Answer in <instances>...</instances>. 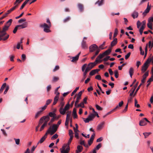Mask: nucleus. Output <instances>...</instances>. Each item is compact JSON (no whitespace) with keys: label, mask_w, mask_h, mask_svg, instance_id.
Wrapping results in <instances>:
<instances>
[{"label":"nucleus","mask_w":153,"mask_h":153,"mask_svg":"<svg viewBox=\"0 0 153 153\" xmlns=\"http://www.w3.org/2000/svg\"><path fill=\"white\" fill-rule=\"evenodd\" d=\"M55 126V125H54L52 127L50 126V127L47 132L45 134L44 136L41 139L38 144L39 143H42L47 137L48 134H50L51 135H52L56 132L57 127H56Z\"/></svg>","instance_id":"obj_1"},{"label":"nucleus","mask_w":153,"mask_h":153,"mask_svg":"<svg viewBox=\"0 0 153 153\" xmlns=\"http://www.w3.org/2000/svg\"><path fill=\"white\" fill-rule=\"evenodd\" d=\"M65 105V102L63 101H61L60 103V107L59 109V111L60 114L62 115H64L66 111L68 110L70 108V105L69 103L66 104L63 108Z\"/></svg>","instance_id":"obj_2"},{"label":"nucleus","mask_w":153,"mask_h":153,"mask_svg":"<svg viewBox=\"0 0 153 153\" xmlns=\"http://www.w3.org/2000/svg\"><path fill=\"white\" fill-rule=\"evenodd\" d=\"M46 22L48 23V25L44 23L40 25L39 26L41 27L44 28V31L45 32L48 33L51 31L49 29L51 27V24L49 19H47Z\"/></svg>","instance_id":"obj_3"},{"label":"nucleus","mask_w":153,"mask_h":153,"mask_svg":"<svg viewBox=\"0 0 153 153\" xmlns=\"http://www.w3.org/2000/svg\"><path fill=\"white\" fill-rule=\"evenodd\" d=\"M71 143L68 142L67 145L64 144L62 147L61 153H68L70 151L69 145Z\"/></svg>","instance_id":"obj_4"},{"label":"nucleus","mask_w":153,"mask_h":153,"mask_svg":"<svg viewBox=\"0 0 153 153\" xmlns=\"http://www.w3.org/2000/svg\"><path fill=\"white\" fill-rule=\"evenodd\" d=\"M99 60L96 59L95 61L94 62H91L88 64V66L86 68L88 71H89L92 69L94 66H95L97 63L98 62Z\"/></svg>","instance_id":"obj_5"},{"label":"nucleus","mask_w":153,"mask_h":153,"mask_svg":"<svg viewBox=\"0 0 153 153\" xmlns=\"http://www.w3.org/2000/svg\"><path fill=\"white\" fill-rule=\"evenodd\" d=\"M8 28L9 27L5 25L3 27L2 30H1V28L0 27V33L4 36L8 35L6 32L8 30Z\"/></svg>","instance_id":"obj_6"},{"label":"nucleus","mask_w":153,"mask_h":153,"mask_svg":"<svg viewBox=\"0 0 153 153\" xmlns=\"http://www.w3.org/2000/svg\"><path fill=\"white\" fill-rule=\"evenodd\" d=\"M146 122L149 123H150L146 118H144L140 121L139 125L140 126H144L147 124V123Z\"/></svg>","instance_id":"obj_7"},{"label":"nucleus","mask_w":153,"mask_h":153,"mask_svg":"<svg viewBox=\"0 0 153 153\" xmlns=\"http://www.w3.org/2000/svg\"><path fill=\"white\" fill-rule=\"evenodd\" d=\"M83 92V91H81L77 95V97L76 98V100L75 103V106H76V104H77L79 102V100H80L81 99V96L82 94V93Z\"/></svg>","instance_id":"obj_8"},{"label":"nucleus","mask_w":153,"mask_h":153,"mask_svg":"<svg viewBox=\"0 0 153 153\" xmlns=\"http://www.w3.org/2000/svg\"><path fill=\"white\" fill-rule=\"evenodd\" d=\"M89 51L92 52L95 51L96 50L98 49V46L96 44L91 45L89 47Z\"/></svg>","instance_id":"obj_9"},{"label":"nucleus","mask_w":153,"mask_h":153,"mask_svg":"<svg viewBox=\"0 0 153 153\" xmlns=\"http://www.w3.org/2000/svg\"><path fill=\"white\" fill-rule=\"evenodd\" d=\"M80 53L81 52H79V53L76 56H70V59H72L71 61V62H76L79 59V56L80 55Z\"/></svg>","instance_id":"obj_10"},{"label":"nucleus","mask_w":153,"mask_h":153,"mask_svg":"<svg viewBox=\"0 0 153 153\" xmlns=\"http://www.w3.org/2000/svg\"><path fill=\"white\" fill-rule=\"evenodd\" d=\"M149 75V71H147L143 75V78L141 80V83H142V84H143L145 82V80L147 76H148Z\"/></svg>","instance_id":"obj_11"},{"label":"nucleus","mask_w":153,"mask_h":153,"mask_svg":"<svg viewBox=\"0 0 153 153\" xmlns=\"http://www.w3.org/2000/svg\"><path fill=\"white\" fill-rule=\"evenodd\" d=\"M147 63H144L142 67L141 72L142 73H144L147 69L149 65H147Z\"/></svg>","instance_id":"obj_12"},{"label":"nucleus","mask_w":153,"mask_h":153,"mask_svg":"<svg viewBox=\"0 0 153 153\" xmlns=\"http://www.w3.org/2000/svg\"><path fill=\"white\" fill-rule=\"evenodd\" d=\"M149 3L148 2L146 8L143 13V15L144 16H145L149 12L151 8L149 6Z\"/></svg>","instance_id":"obj_13"},{"label":"nucleus","mask_w":153,"mask_h":153,"mask_svg":"<svg viewBox=\"0 0 153 153\" xmlns=\"http://www.w3.org/2000/svg\"><path fill=\"white\" fill-rule=\"evenodd\" d=\"M59 94V92H57L56 95L54 97V101L53 104V105H55L57 103L58 100Z\"/></svg>","instance_id":"obj_14"},{"label":"nucleus","mask_w":153,"mask_h":153,"mask_svg":"<svg viewBox=\"0 0 153 153\" xmlns=\"http://www.w3.org/2000/svg\"><path fill=\"white\" fill-rule=\"evenodd\" d=\"M4 36L0 33V41L2 40L3 41H5L7 40L9 37V35H7L4 37Z\"/></svg>","instance_id":"obj_15"},{"label":"nucleus","mask_w":153,"mask_h":153,"mask_svg":"<svg viewBox=\"0 0 153 153\" xmlns=\"http://www.w3.org/2000/svg\"><path fill=\"white\" fill-rule=\"evenodd\" d=\"M78 7L81 12H82L84 10V7L83 4L81 3L78 4Z\"/></svg>","instance_id":"obj_16"},{"label":"nucleus","mask_w":153,"mask_h":153,"mask_svg":"<svg viewBox=\"0 0 153 153\" xmlns=\"http://www.w3.org/2000/svg\"><path fill=\"white\" fill-rule=\"evenodd\" d=\"M44 117L43 118L44 121H45L44 123L46 124H47L48 122L50 120V117L49 116L47 115L46 116H43Z\"/></svg>","instance_id":"obj_17"},{"label":"nucleus","mask_w":153,"mask_h":153,"mask_svg":"<svg viewBox=\"0 0 153 153\" xmlns=\"http://www.w3.org/2000/svg\"><path fill=\"white\" fill-rule=\"evenodd\" d=\"M44 117L43 118L44 121H45L44 123L46 124H47L48 122L50 120V117L49 116L47 115L46 116H43Z\"/></svg>","instance_id":"obj_18"},{"label":"nucleus","mask_w":153,"mask_h":153,"mask_svg":"<svg viewBox=\"0 0 153 153\" xmlns=\"http://www.w3.org/2000/svg\"><path fill=\"white\" fill-rule=\"evenodd\" d=\"M82 48L83 49H85L88 48V46L86 44V42L83 40L81 43Z\"/></svg>","instance_id":"obj_19"},{"label":"nucleus","mask_w":153,"mask_h":153,"mask_svg":"<svg viewBox=\"0 0 153 153\" xmlns=\"http://www.w3.org/2000/svg\"><path fill=\"white\" fill-rule=\"evenodd\" d=\"M65 113L67 114L66 119L70 120V117L71 114V111H68V110L66 111Z\"/></svg>","instance_id":"obj_20"},{"label":"nucleus","mask_w":153,"mask_h":153,"mask_svg":"<svg viewBox=\"0 0 153 153\" xmlns=\"http://www.w3.org/2000/svg\"><path fill=\"white\" fill-rule=\"evenodd\" d=\"M105 124V122H103L97 126V129L100 130L102 129L104 125Z\"/></svg>","instance_id":"obj_21"},{"label":"nucleus","mask_w":153,"mask_h":153,"mask_svg":"<svg viewBox=\"0 0 153 153\" xmlns=\"http://www.w3.org/2000/svg\"><path fill=\"white\" fill-rule=\"evenodd\" d=\"M88 71H88L87 69H86V68L85 71H84V73H83V78H82V80H81V82H83L84 81V79L86 78V75L87 74Z\"/></svg>","instance_id":"obj_22"},{"label":"nucleus","mask_w":153,"mask_h":153,"mask_svg":"<svg viewBox=\"0 0 153 153\" xmlns=\"http://www.w3.org/2000/svg\"><path fill=\"white\" fill-rule=\"evenodd\" d=\"M117 39L115 38L114 40L112 41L111 44V47H113L117 43Z\"/></svg>","instance_id":"obj_23"},{"label":"nucleus","mask_w":153,"mask_h":153,"mask_svg":"<svg viewBox=\"0 0 153 153\" xmlns=\"http://www.w3.org/2000/svg\"><path fill=\"white\" fill-rule=\"evenodd\" d=\"M12 21L13 20L12 19H9L6 22L5 25L9 27L11 25Z\"/></svg>","instance_id":"obj_24"},{"label":"nucleus","mask_w":153,"mask_h":153,"mask_svg":"<svg viewBox=\"0 0 153 153\" xmlns=\"http://www.w3.org/2000/svg\"><path fill=\"white\" fill-rule=\"evenodd\" d=\"M111 49H108L103 53V54H104L105 56V55H108L111 52Z\"/></svg>","instance_id":"obj_25"},{"label":"nucleus","mask_w":153,"mask_h":153,"mask_svg":"<svg viewBox=\"0 0 153 153\" xmlns=\"http://www.w3.org/2000/svg\"><path fill=\"white\" fill-rule=\"evenodd\" d=\"M73 115L74 116V118H76L77 117V115L76 112V109L75 108H74L73 109Z\"/></svg>","instance_id":"obj_26"},{"label":"nucleus","mask_w":153,"mask_h":153,"mask_svg":"<svg viewBox=\"0 0 153 153\" xmlns=\"http://www.w3.org/2000/svg\"><path fill=\"white\" fill-rule=\"evenodd\" d=\"M19 27H21L20 28H25L27 27V22H25L22 25H18Z\"/></svg>","instance_id":"obj_27"},{"label":"nucleus","mask_w":153,"mask_h":153,"mask_svg":"<svg viewBox=\"0 0 153 153\" xmlns=\"http://www.w3.org/2000/svg\"><path fill=\"white\" fill-rule=\"evenodd\" d=\"M138 15V13L136 11H134L132 14V16L134 19L137 18Z\"/></svg>","instance_id":"obj_28"},{"label":"nucleus","mask_w":153,"mask_h":153,"mask_svg":"<svg viewBox=\"0 0 153 153\" xmlns=\"http://www.w3.org/2000/svg\"><path fill=\"white\" fill-rule=\"evenodd\" d=\"M104 1V0H98L95 3V4H97L99 6H101L103 4Z\"/></svg>","instance_id":"obj_29"},{"label":"nucleus","mask_w":153,"mask_h":153,"mask_svg":"<svg viewBox=\"0 0 153 153\" xmlns=\"http://www.w3.org/2000/svg\"><path fill=\"white\" fill-rule=\"evenodd\" d=\"M100 51V49H98L97 50L95 54L91 57V59H93L95 58L96 56L98 54Z\"/></svg>","instance_id":"obj_30"},{"label":"nucleus","mask_w":153,"mask_h":153,"mask_svg":"<svg viewBox=\"0 0 153 153\" xmlns=\"http://www.w3.org/2000/svg\"><path fill=\"white\" fill-rule=\"evenodd\" d=\"M95 115L93 114H91L88 116V117L91 121L95 117Z\"/></svg>","instance_id":"obj_31"},{"label":"nucleus","mask_w":153,"mask_h":153,"mask_svg":"<svg viewBox=\"0 0 153 153\" xmlns=\"http://www.w3.org/2000/svg\"><path fill=\"white\" fill-rule=\"evenodd\" d=\"M6 84L5 83H4L2 85L1 89L0 90V94H1L3 92L4 88L6 86Z\"/></svg>","instance_id":"obj_32"},{"label":"nucleus","mask_w":153,"mask_h":153,"mask_svg":"<svg viewBox=\"0 0 153 153\" xmlns=\"http://www.w3.org/2000/svg\"><path fill=\"white\" fill-rule=\"evenodd\" d=\"M77 150L76 151V152H81L82 151L83 147L82 146L79 145L77 147Z\"/></svg>","instance_id":"obj_33"},{"label":"nucleus","mask_w":153,"mask_h":153,"mask_svg":"<svg viewBox=\"0 0 153 153\" xmlns=\"http://www.w3.org/2000/svg\"><path fill=\"white\" fill-rule=\"evenodd\" d=\"M129 72L130 76L131 77H132V76L134 73V69L132 68L131 67L130 68Z\"/></svg>","instance_id":"obj_34"},{"label":"nucleus","mask_w":153,"mask_h":153,"mask_svg":"<svg viewBox=\"0 0 153 153\" xmlns=\"http://www.w3.org/2000/svg\"><path fill=\"white\" fill-rule=\"evenodd\" d=\"M80 144L81 145H83L85 147H86V148L88 147V146L87 144L85 143L84 140L81 141L80 142Z\"/></svg>","instance_id":"obj_35"},{"label":"nucleus","mask_w":153,"mask_h":153,"mask_svg":"<svg viewBox=\"0 0 153 153\" xmlns=\"http://www.w3.org/2000/svg\"><path fill=\"white\" fill-rule=\"evenodd\" d=\"M118 106H116L111 111L108 112L106 114L107 115L111 114L113 112L115 111L117 109V108H118Z\"/></svg>","instance_id":"obj_36"},{"label":"nucleus","mask_w":153,"mask_h":153,"mask_svg":"<svg viewBox=\"0 0 153 153\" xmlns=\"http://www.w3.org/2000/svg\"><path fill=\"white\" fill-rule=\"evenodd\" d=\"M147 26L148 27L150 28L151 30L153 29V27H152V22H148V23L147 24Z\"/></svg>","instance_id":"obj_37"},{"label":"nucleus","mask_w":153,"mask_h":153,"mask_svg":"<svg viewBox=\"0 0 153 153\" xmlns=\"http://www.w3.org/2000/svg\"><path fill=\"white\" fill-rule=\"evenodd\" d=\"M71 17L69 16H68L63 20V22L64 23H65L69 21Z\"/></svg>","instance_id":"obj_38"},{"label":"nucleus","mask_w":153,"mask_h":153,"mask_svg":"<svg viewBox=\"0 0 153 153\" xmlns=\"http://www.w3.org/2000/svg\"><path fill=\"white\" fill-rule=\"evenodd\" d=\"M75 106L76 108L80 107L82 108H84V103L83 102H81L79 104H78L77 106L76 105Z\"/></svg>","instance_id":"obj_39"},{"label":"nucleus","mask_w":153,"mask_h":153,"mask_svg":"<svg viewBox=\"0 0 153 153\" xmlns=\"http://www.w3.org/2000/svg\"><path fill=\"white\" fill-rule=\"evenodd\" d=\"M142 83H140V85H139V86H138L137 89H136L135 93H134V96L136 95V94H137V93L138 91V90L140 88L141 86L142 85Z\"/></svg>","instance_id":"obj_40"},{"label":"nucleus","mask_w":153,"mask_h":153,"mask_svg":"<svg viewBox=\"0 0 153 153\" xmlns=\"http://www.w3.org/2000/svg\"><path fill=\"white\" fill-rule=\"evenodd\" d=\"M52 100L51 99H48L46 101V104L45 105L47 107L48 105L51 103Z\"/></svg>","instance_id":"obj_41"},{"label":"nucleus","mask_w":153,"mask_h":153,"mask_svg":"<svg viewBox=\"0 0 153 153\" xmlns=\"http://www.w3.org/2000/svg\"><path fill=\"white\" fill-rule=\"evenodd\" d=\"M118 29L117 28H116L115 29V30H114V36H113L114 38H115L117 36L118 34Z\"/></svg>","instance_id":"obj_42"},{"label":"nucleus","mask_w":153,"mask_h":153,"mask_svg":"<svg viewBox=\"0 0 153 153\" xmlns=\"http://www.w3.org/2000/svg\"><path fill=\"white\" fill-rule=\"evenodd\" d=\"M151 134V132H145L143 133V134L145 136V138H146L148 137Z\"/></svg>","instance_id":"obj_43"},{"label":"nucleus","mask_w":153,"mask_h":153,"mask_svg":"<svg viewBox=\"0 0 153 153\" xmlns=\"http://www.w3.org/2000/svg\"><path fill=\"white\" fill-rule=\"evenodd\" d=\"M48 116H49V117H54V116L56 115V114H55L54 112L53 113L52 112H50L48 114Z\"/></svg>","instance_id":"obj_44"},{"label":"nucleus","mask_w":153,"mask_h":153,"mask_svg":"<svg viewBox=\"0 0 153 153\" xmlns=\"http://www.w3.org/2000/svg\"><path fill=\"white\" fill-rule=\"evenodd\" d=\"M79 87L76 88L75 89L72 93L71 94V96H73L76 93V91L79 89Z\"/></svg>","instance_id":"obj_45"},{"label":"nucleus","mask_w":153,"mask_h":153,"mask_svg":"<svg viewBox=\"0 0 153 153\" xmlns=\"http://www.w3.org/2000/svg\"><path fill=\"white\" fill-rule=\"evenodd\" d=\"M59 79V78L58 77L54 76L53 77L52 81L53 82H56Z\"/></svg>","instance_id":"obj_46"},{"label":"nucleus","mask_w":153,"mask_h":153,"mask_svg":"<svg viewBox=\"0 0 153 153\" xmlns=\"http://www.w3.org/2000/svg\"><path fill=\"white\" fill-rule=\"evenodd\" d=\"M115 74V76L116 78H117L119 76V73L118 71L117 70H115L114 71Z\"/></svg>","instance_id":"obj_47"},{"label":"nucleus","mask_w":153,"mask_h":153,"mask_svg":"<svg viewBox=\"0 0 153 153\" xmlns=\"http://www.w3.org/2000/svg\"><path fill=\"white\" fill-rule=\"evenodd\" d=\"M19 27L18 25H17L15 27L13 31V33H15L16 32L17 30L18 29Z\"/></svg>","instance_id":"obj_48"},{"label":"nucleus","mask_w":153,"mask_h":153,"mask_svg":"<svg viewBox=\"0 0 153 153\" xmlns=\"http://www.w3.org/2000/svg\"><path fill=\"white\" fill-rule=\"evenodd\" d=\"M102 145L101 143H99L98 145H97L96 147L94 149H95V151L96 150H99L101 147Z\"/></svg>","instance_id":"obj_49"},{"label":"nucleus","mask_w":153,"mask_h":153,"mask_svg":"<svg viewBox=\"0 0 153 153\" xmlns=\"http://www.w3.org/2000/svg\"><path fill=\"white\" fill-rule=\"evenodd\" d=\"M104 56H105L104 55V54H103V53L102 54L100 53V54L99 55V56H98L97 57L96 59H97L98 58H99L100 59H101Z\"/></svg>","instance_id":"obj_50"},{"label":"nucleus","mask_w":153,"mask_h":153,"mask_svg":"<svg viewBox=\"0 0 153 153\" xmlns=\"http://www.w3.org/2000/svg\"><path fill=\"white\" fill-rule=\"evenodd\" d=\"M123 104V101H122L121 102H120L119 103L118 105H117V106H118V108H117V109H119L120 107H121Z\"/></svg>","instance_id":"obj_51"},{"label":"nucleus","mask_w":153,"mask_h":153,"mask_svg":"<svg viewBox=\"0 0 153 153\" xmlns=\"http://www.w3.org/2000/svg\"><path fill=\"white\" fill-rule=\"evenodd\" d=\"M58 137V135L56 134L54 135L51 138V140H53L57 138Z\"/></svg>","instance_id":"obj_52"},{"label":"nucleus","mask_w":153,"mask_h":153,"mask_svg":"<svg viewBox=\"0 0 153 153\" xmlns=\"http://www.w3.org/2000/svg\"><path fill=\"white\" fill-rule=\"evenodd\" d=\"M47 125V124H45V123H44L42 124V126L41 127V128H40V131H41Z\"/></svg>","instance_id":"obj_53"},{"label":"nucleus","mask_w":153,"mask_h":153,"mask_svg":"<svg viewBox=\"0 0 153 153\" xmlns=\"http://www.w3.org/2000/svg\"><path fill=\"white\" fill-rule=\"evenodd\" d=\"M95 107L98 110L101 111L102 110V108L97 104L95 105Z\"/></svg>","instance_id":"obj_54"},{"label":"nucleus","mask_w":153,"mask_h":153,"mask_svg":"<svg viewBox=\"0 0 153 153\" xmlns=\"http://www.w3.org/2000/svg\"><path fill=\"white\" fill-rule=\"evenodd\" d=\"M61 123V120H59L58 122L57 123V124L56 125V124H53L52 126H54V125H55L56 126H55V127H57V128L59 127V125Z\"/></svg>","instance_id":"obj_55"},{"label":"nucleus","mask_w":153,"mask_h":153,"mask_svg":"<svg viewBox=\"0 0 153 153\" xmlns=\"http://www.w3.org/2000/svg\"><path fill=\"white\" fill-rule=\"evenodd\" d=\"M14 140L15 141L17 145H19V144L20 140L19 139L14 138Z\"/></svg>","instance_id":"obj_56"},{"label":"nucleus","mask_w":153,"mask_h":153,"mask_svg":"<svg viewBox=\"0 0 153 153\" xmlns=\"http://www.w3.org/2000/svg\"><path fill=\"white\" fill-rule=\"evenodd\" d=\"M26 20L25 19H22L18 21L19 23H21L23 22L26 21Z\"/></svg>","instance_id":"obj_57"},{"label":"nucleus","mask_w":153,"mask_h":153,"mask_svg":"<svg viewBox=\"0 0 153 153\" xmlns=\"http://www.w3.org/2000/svg\"><path fill=\"white\" fill-rule=\"evenodd\" d=\"M82 118L83 120L84 121L85 123H88L90 121H91L89 119V118H88H88H87L86 119H85V118Z\"/></svg>","instance_id":"obj_58"},{"label":"nucleus","mask_w":153,"mask_h":153,"mask_svg":"<svg viewBox=\"0 0 153 153\" xmlns=\"http://www.w3.org/2000/svg\"><path fill=\"white\" fill-rule=\"evenodd\" d=\"M27 4V3L25 1L22 4V6H21L20 9V10H22L25 6L26 5V4Z\"/></svg>","instance_id":"obj_59"},{"label":"nucleus","mask_w":153,"mask_h":153,"mask_svg":"<svg viewBox=\"0 0 153 153\" xmlns=\"http://www.w3.org/2000/svg\"><path fill=\"white\" fill-rule=\"evenodd\" d=\"M6 88L4 93V94H5L7 93V91L8 90L9 88V86L8 85H7V86L6 85Z\"/></svg>","instance_id":"obj_60"},{"label":"nucleus","mask_w":153,"mask_h":153,"mask_svg":"<svg viewBox=\"0 0 153 153\" xmlns=\"http://www.w3.org/2000/svg\"><path fill=\"white\" fill-rule=\"evenodd\" d=\"M59 68V67L58 65L56 66L54 69L53 70V72H55L56 71L58 70Z\"/></svg>","instance_id":"obj_61"},{"label":"nucleus","mask_w":153,"mask_h":153,"mask_svg":"<svg viewBox=\"0 0 153 153\" xmlns=\"http://www.w3.org/2000/svg\"><path fill=\"white\" fill-rule=\"evenodd\" d=\"M87 66V64H85L83 65L82 68V71L83 72L85 71V68Z\"/></svg>","instance_id":"obj_62"},{"label":"nucleus","mask_w":153,"mask_h":153,"mask_svg":"<svg viewBox=\"0 0 153 153\" xmlns=\"http://www.w3.org/2000/svg\"><path fill=\"white\" fill-rule=\"evenodd\" d=\"M22 59L23 61H24L26 59V56L25 54H22Z\"/></svg>","instance_id":"obj_63"},{"label":"nucleus","mask_w":153,"mask_h":153,"mask_svg":"<svg viewBox=\"0 0 153 153\" xmlns=\"http://www.w3.org/2000/svg\"><path fill=\"white\" fill-rule=\"evenodd\" d=\"M153 81V75H152L151 77L148 80L147 82L150 83Z\"/></svg>","instance_id":"obj_64"}]
</instances>
